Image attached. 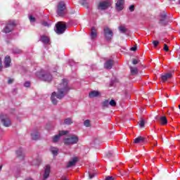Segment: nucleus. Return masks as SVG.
<instances>
[{"label": "nucleus", "instance_id": "nucleus-1", "mask_svg": "<svg viewBox=\"0 0 180 180\" xmlns=\"http://www.w3.org/2000/svg\"><path fill=\"white\" fill-rule=\"evenodd\" d=\"M56 86L58 91H53L51 96L53 105H57V103H58L57 99L61 101V99H63L65 95H68V93L71 91L67 79H63ZM56 98H57V99Z\"/></svg>", "mask_w": 180, "mask_h": 180}, {"label": "nucleus", "instance_id": "nucleus-2", "mask_svg": "<svg viewBox=\"0 0 180 180\" xmlns=\"http://www.w3.org/2000/svg\"><path fill=\"white\" fill-rule=\"evenodd\" d=\"M78 141H79V138L75 135H73L68 138H65L63 141V143L66 146H74V144H77Z\"/></svg>", "mask_w": 180, "mask_h": 180}, {"label": "nucleus", "instance_id": "nucleus-3", "mask_svg": "<svg viewBox=\"0 0 180 180\" xmlns=\"http://www.w3.org/2000/svg\"><path fill=\"white\" fill-rule=\"evenodd\" d=\"M103 34L107 41H110V40L113 39V31L108 27H105L103 28Z\"/></svg>", "mask_w": 180, "mask_h": 180}, {"label": "nucleus", "instance_id": "nucleus-4", "mask_svg": "<svg viewBox=\"0 0 180 180\" xmlns=\"http://www.w3.org/2000/svg\"><path fill=\"white\" fill-rule=\"evenodd\" d=\"M16 22L15 20L8 21L3 30L4 33H11L15 29Z\"/></svg>", "mask_w": 180, "mask_h": 180}, {"label": "nucleus", "instance_id": "nucleus-5", "mask_svg": "<svg viewBox=\"0 0 180 180\" xmlns=\"http://www.w3.org/2000/svg\"><path fill=\"white\" fill-rule=\"evenodd\" d=\"M168 13L165 11H163L162 14H160V19L159 20V23L162 26H167L168 22H169V18H168Z\"/></svg>", "mask_w": 180, "mask_h": 180}, {"label": "nucleus", "instance_id": "nucleus-6", "mask_svg": "<svg viewBox=\"0 0 180 180\" xmlns=\"http://www.w3.org/2000/svg\"><path fill=\"white\" fill-rule=\"evenodd\" d=\"M0 120L4 127H11L12 122H11V119H9V117H8V115H1Z\"/></svg>", "mask_w": 180, "mask_h": 180}, {"label": "nucleus", "instance_id": "nucleus-7", "mask_svg": "<svg viewBox=\"0 0 180 180\" xmlns=\"http://www.w3.org/2000/svg\"><path fill=\"white\" fill-rule=\"evenodd\" d=\"M67 7L65 6V3L64 1H60L57 6V13L58 16H64V11Z\"/></svg>", "mask_w": 180, "mask_h": 180}, {"label": "nucleus", "instance_id": "nucleus-8", "mask_svg": "<svg viewBox=\"0 0 180 180\" xmlns=\"http://www.w3.org/2000/svg\"><path fill=\"white\" fill-rule=\"evenodd\" d=\"M56 31L57 34H63L64 32H65V29H67V25L65 24H62L61 22H58L56 25Z\"/></svg>", "mask_w": 180, "mask_h": 180}, {"label": "nucleus", "instance_id": "nucleus-9", "mask_svg": "<svg viewBox=\"0 0 180 180\" xmlns=\"http://www.w3.org/2000/svg\"><path fill=\"white\" fill-rule=\"evenodd\" d=\"M39 77L41 78L43 81L46 82H50L53 80V75L51 74L46 72L44 74L39 73L37 75Z\"/></svg>", "mask_w": 180, "mask_h": 180}, {"label": "nucleus", "instance_id": "nucleus-10", "mask_svg": "<svg viewBox=\"0 0 180 180\" xmlns=\"http://www.w3.org/2000/svg\"><path fill=\"white\" fill-rule=\"evenodd\" d=\"M51 171V167L49 165L45 166L44 173L43 176V179L46 180L49 176H50V172Z\"/></svg>", "mask_w": 180, "mask_h": 180}, {"label": "nucleus", "instance_id": "nucleus-11", "mask_svg": "<svg viewBox=\"0 0 180 180\" xmlns=\"http://www.w3.org/2000/svg\"><path fill=\"white\" fill-rule=\"evenodd\" d=\"M109 7V2L108 1H101L98 5V9H100V11H105L108 9Z\"/></svg>", "mask_w": 180, "mask_h": 180}, {"label": "nucleus", "instance_id": "nucleus-12", "mask_svg": "<svg viewBox=\"0 0 180 180\" xmlns=\"http://www.w3.org/2000/svg\"><path fill=\"white\" fill-rule=\"evenodd\" d=\"M162 82H167L168 79L172 78V73L168 72L165 75H161L160 76Z\"/></svg>", "mask_w": 180, "mask_h": 180}, {"label": "nucleus", "instance_id": "nucleus-13", "mask_svg": "<svg viewBox=\"0 0 180 180\" xmlns=\"http://www.w3.org/2000/svg\"><path fill=\"white\" fill-rule=\"evenodd\" d=\"M77 162H78V158L75 157L70 161L68 162L66 167L71 168V167H75V165H77Z\"/></svg>", "mask_w": 180, "mask_h": 180}, {"label": "nucleus", "instance_id": "nucleus-14", "mask_svg": "<svg viewBox=\"0 0 180 180\" xmlns=\"http://www.w3.org/2000/svg\"><path fill=\"white\" fill-rule=\"evenodd\" d=\"M123 5H124V0H118L115 4L117 11H123Z\"/></svg>", "mask_w": 180, "mask_h": 180}, {"label": "nucleus", "instance_id": "nucleus-15", "mask_svg": "<svg viewBox=\"0 0 180 180\" xmlns=\"http://www.w3.org/2000/svg\"><path fill=\"white\" fill-rule=\"evenodd\" d=\"M98 36V30L95 27H91V31L90 33V37L91 40H94V39H96Z\"/></svg>", "mask_w": 180, "mask_h": 180}, {"label": "nucleus", "instance_id": "nucleus-16", "mask_svg": "<svg viewBox=\"0 0 180 180\" xmlns=\"http://www.w3.org/2000/svg\"><path fill=\"white\" fill-rule=\"evenodd\" d=\"M134 144H141L143 143H146V137L143 136H138L135 139H134Z\"/></svg>", "mask_w": 180, "mask_h": 180}, {"label": "nucleus", "instance_id": "nucleus-17", "mask_svg": "<svg viewBox=\"0 0 180 180\" xmlns=\"http://www.w3.org/2000/svg\"><path fill=\"white\" fill-rule=\"evenodd\" d=\"M11 61H12V59H11V56H6L4 59V67L6 68H9V67H11Z\"/></svg>", "mask_w": 180, "mask_h": 180}, {"label": "nucleus", "instance_id": "nucleus-18", "mask_svg": "<svg viewBox=\"0 0 180 180\" xmlns=\"http://www.w3.org/2000/svg\"><path fill=\"white\" fill-rule=\"evenodd\" d=\"M113 67V60H108L104 64V68L106 70H112Z\"/></svg>", "mask_w": 180, "mask_h": 180}, {"label": "nucleus", "instance_id": "nucleus-19", "mask_svg": "<svg viewBox=\"0 0 180 180\" xmlns=\"http://www.w3.org/2000/svg\"><path fill=\"white\" fill-rule=\"evenodd\" d=\"M158 122L162 126H167L168 124V120H167V117L165 116L160 117L158 119Z\"/></svg>", "mask_w": 180, "mask_h": 180}, {"label": "nucleus", "instance_id": "nucleus-20", "mask_svg": "<svg viewBox=\"0 0 180 180\" xmlns=\"http://www.w3.org/2000/svg\"><path fill=\"white\" fill-rule=\"evenodd\" d=\"M98 96H101V92L98 91H92L89 94V98L92 99V98H98Z\"/></svg>", "mask_w": 180, "mask_h": 180}, {"label": "nucleus", "instance_id": "nucleus-21", "mask_svg": "<svg viewBox=\"0 0 180 180\" xmlns=\"http://www.w3.org/2000/svg\"><path fill=\"white\" fill-rule=\"evenodd\" d=\"M41 41H42V43H44V44H49V43L50 42V38H49V37H46V35H42L41 37Z\"/></svg>", "mask_w": 180, "mask_h": 180}, {"label": "nucleus", "instance_id": "nucleus-22", "mask_svg": "<svg viewBox=\"0 0 180 180\" xmlns=\"http://www.w3.org/2000/svg\"><path fill=\"white\" fill-rule=\"evenodd\" d=\"M16 154H17L18 158H20V160H23V158H25V153H23V151L22 150V149L17 150Z\"/></svg>", "mask_w": 180, "mask_h": 180}, {"label": "nucleus", "instance_id": "nucleus-23", "mask_svg": "<svg viewBox=\"0 0 180 180\" xmlns=\"http://www.w3.org/2000/svg\"><path fill=\"white\" fill-rule=\"evenodd\" d=\"M131 75H137L139 70L137 68L130 66Z\"/></svg>", "mask_w": 180, "mask_h": 180}, {"label": "nucleus", "instance_id": "nucleus-24", "mask_svg": "<svg viewBox=\"0 0 180 180\" xmlns=\"http://www.w3.org/2000/svg\"><path fill=\"white\" fill-rule=\"evenodd\" d=\"M51 153H52V154L53 155H58V149L56 147H51Z\"/></svg>", "mask_w": 180, "mask_h": 180}, {"label": "nucleus", "instance_id": "nucleus-25", "mask_svg": "<svg viewBox=\"0 0 180 180\" xmlns=\"http://www.w3.org/2000/svg\"><path fill=\"white\" fill-rule=\"evenodd\" d=\"M72 119L71 118H66L64 121V124L70 126V124H72Z\"/></svg>", "mask_w": 180, "mask_h": 180}, {"label": "nucleus", "instance_id": "nucleus-26", "mask_svg": "<svg viewBox=\"0 0 180 180\" xmlns=\"http://www.w3.org/2000/svg\"><path fill=\"white\" fill-rule=\"evenodd\" d=\"M60 135L58 134V135H55L52 137V141L53 143H57L58 141V140H60Z\"/></svg>", "mask_w": 180, "mask_h": 180}, {"label": "nucleus", "instance_id": "nucleus-27", "mask_svg": "<svg viewBox=\"0 0 180 180\" xmlns=\"http://www.w3.org/2000/svg\"><path fill=\"white\" fill-rule=\"evenodd\" d=\"M32 140H39V132H35L34 134H31Z\"/></svg>", "mask_w": 180, "mask_h": 180}, {"label": "nucleus", "instance_id": "nucleus-28", "mask_svg": "<svg viewBox=\"0 0 180 180\" xmlns=\"http://www.w3.org/2000/svg\"><path fill=\"white\" fill-rule=\"evenodd\" d=\"M84 125L85 126V127H91V120H86L84 122Z\"/></svg>", "mask_w": 180, "mask_h": 180}, {"label": "nucleus", "instance_id": "nucleus-29", "mask_svg": "<svg viewBox=\"0 0 180 180\" xmlns=\"http://www.w3.org/2000/svg\"><path fill=\"white\" fill-rule=\"evenodd\" d=\"M80 4L82 5V6H84V8H88V3L86 0H81Z\"/></svg>", "mask_w": 180, "mask_h": 180}, {"label": "nucleus", "instance_id": "nucleus-30", "mask_svg": "<svg viewBox=\"0 0 180 180\" xmlns=\"http://www.w3.org/2000/svg\"><path fill=\"white\" fill-rule=\"evenodd\" d=\"M119 30L121 33H126V32H127V30L124 26H120Z\"/></svg>", "mask_w": 180, "mask_h": 180}, {"label": "nucleus", "instance_id": "nucleus-31", "mask_svg": "<svg viewBox=\"0 0 180 180\" xmlns=\"http://www.w3.org/2000/svg\"><path fill=\"white\" fill-rule=\"evenodd\" d=\"M102 105L103 108H108L109 106V100H105L103 102Z\"/></svg>", "mask_w": 180, "mask_h": 180}, {"label": "nucleus", "instance_id": "nucleus-32", "mask_svg": "<svg viewBox=\"0 0 180 180\" xmlns=\"http://www.w3.org/2000/svg\"><path fill=\"white\" fill-rule=\"evenodd\" d=\"M68 134V131H59L58 135L61 137V136H65Z\"/></svg>", "mask_w": 180, "mask_h": 180}, {"label": "nucleus", "instance_id": "nucleus-33", "mask_svg": "<svg viewBox=\"0 0 180 180\" xmlns=\"http://www.w3.org/2000/svg\"><path fill=\"white\" fill-rule=\"evenodd\" d=\"M89 179H92L93 178H95V176L96 174L95 173H91V172H88Z\"/></svg>", "mask_w": 180, "mask_h": 180}, {"label": "nucleus", "instance_id": "nucleus-34", "mask_svg": "<svg viewBox=\"0 0 180 180\" xmlns=\"http://www.w3.org/2000/svg\"><path fill=\"white\" fill-rule=\"evenodd\" d=\"M105 155H106V157H108V158H110L113 157V152L112 151H108V152H107Z\"/></svg>", "mask_w": 180, "mask_h": 180}, {"label": "nucleus", "instance_id": "nucleus-35", "mask_svg": "<svg viewBox=\"0 0 180 180\" xmlns=\"http://www.w3.org/2000/svg\"><path fill=\"white\" fill-rule=\"evenodd\" d=\"M109 105H110V106L115 107L116 106V101L115 100H111L109 102Z\"/></svg>", "mask_w": 180, "mask_h": 180}, {"label": "nucleus", "instance_id": "nucleus-36", "mask_svg": "<svg viewBox=\"0 0 180 180\" xmlns=\"http://www.w3.org/2000/svg\"><path fill=\"white\" fill-rule=\"evenodd\" d=\"M152 43L154 46V47H157V46H158V44H160V41H157V40H153L152 41Z\"/></svg>", "mask_w": 180, "mask_h": 180}, {"label": "nucleus", "instance_id": "nucleus-37", "mask_svg": "<svg viewBox=\"0 0 180 180\" xmlns=\"http://www.w3.org/2000/svg\"><path fill=\"white\" fill-rule=\"evenodd\" d=\"M41 25H42L43 26H45L46 27H50L49 23L47 22H46V21H43V22H41Z\"/></svg>", "mask_w": 180, "mask_h": 180}, {"label": "nucleus", "instance_id": "nucleus-38", "mask_svg": "<svg viewBox=\"0 0 180 180\" xmlns=\"http://www.w3.org/2000/svg\"><path fill=\"white\" fill-rule=\"evenodd\" d=\"M163 50L165 51H169V48L168 47V45H167V44H164Z\"/></svg>", "mask_w": 180, "mask_h": 180}, {"label": "nucleus", "instance_id": "nucleus-39", "mask_svg": "<svg viewBox=\"0 0 180 180\" xmlns=\"http://www.w3.org/2000/svg\"><path fill=\"white\" fill-rule=\"evenodd\" d=\"M139 63H140V60H139L138 59L132 60V64H134V65H136V64H139Z\"/></svg>", "mask_w": 180, "mask_h": 180}, {"label": "nucleus", "instance_id": "nucleus-40", "mask_svg": "<svg viewBox=\"0 0 180 180\" xmlns=\"http://www.w3.org/2000/svg\"><path fill=\"white\" fill-rule=\"evenodd\" d=\"M144 124H146V122H144V120H141L139 122V125L141 126V127H144Z\"/></svg>", "mask_w": 180, "mask_h": 180}, {"label": "nucleus", "instance_id": "nucleus-41", "mask_svg": "<svg viewBox=\"0 0 180 180\" xmlns=\"http://www.w3.org/2000/svg\"><path fill=\"white\" fill-rule=\"evenodd\" d=\"M24 86H25V88H29L30 86V82H25Z\"/></svg>", "mask_w": 180, "mask_h": 180}, {"label": "nucleus", "instance_id": "nucleus-42", "mask_svg": "<svg viewBox=\"0 0 180 180\" xmlns=\"http://www.w3.org/2000/svg\"><path fill=\"white\" fill-rule=\"evenodd\" d=\"M29 19H30V22H36V18L34 17H33L32 15H30Z\"/></svg>", "mask_w": 180, "mask_h": 180}, {"label": "nucleus", "instance_id": "nucleus-43", "mask_svg": "<svg viewBox=\"0 0 180 180\" xmlns=\"http://www.w3.org/2000/svg\"><path fill=\"white\" fill-rule=\"evenodd\" d=\"M129 9L130 12H134V5H131L129 7Z\"/></svg>", "mask_w": 180, "mask_h": 180}, {"label": "nucleus", "instance_id": "nucleus-44", "mask_svg": "<svg viewBox=\"0 0 180 180\" xmlns=\"http://www.w3.org/2000/svg\"><path fill=\"white\" fill-rule=\"evenodd\" d=\"M137 50V44H135L134 47L131 48V51H136Z\"/></svg>", "mask_w": 180, "mask_h": 180}, {"label": "nucleus", "instance_id": "nucleus-45", "mask_svg": "<svg viewBox=\"0 0 180 180\" xmlns=\"http://www.w3.org/2000/svg\"><path fill=\"white\" fill-rule=\"evenodd\" d=\"M105 180H115V177L114 176H107L105 178Z\"/></svg>", "mask_w": 180, "mask_h": 180}, {"label": "nucleus", "instance_id": "nucleus-46", "mask_svg": "<svg viewBox=\"0 0 180 180\" xmlns=\"http://www.w3.org/2000/svg\"><path fill=\"white\" fill-rule=\"evenodd\" d=\"M13 82V79H9L8 81V84H12Z\"/></svg>", "mask_w": 180, "mask_h": 180}, {"label": "nucleus", "instance_id": "nucleus-47", "mask_svg": "<svg viewBox=\"0 0 180 180\" xmlns=\"http://www.w3.org/2000/svg\"><path fill=\"white\" fill-rule=\"evenodd\" d=\"M15 53H16V54H19V53H22V51H20V50H18L17 51H15Z\"/></svg>", "mask_w": 180, "mask_h": 180}, {"label": "nucleus", "instance_id": "nucleus-48", "mask_svg": "<svg viewBox=\"0 0 180 180\" xmlns=\"http://www.w3.org/2000/svg\"><path fill=\"white\" fill-rule=\"evenodd\" d=\"M179 49H180L179 46L177 45L176 47V50H179Z\"/></svg>", "mask_w": 180, "mask_h": 180}, {"label": "nucleus", "instance_id": "nucleus-49", "mask_svg": "<svg viewBox=\"0 0 180 180\" xmlns=\"http://www.w3.org/2000/svg\"><path fill=\"white\" fill-rule=\"evenodd\" d=\"M61 180H68L66 177H63Z\"/></svg>", "mask_w": 180, "mask_h": 180}, {"label": "nucleus", "instance_id": "nucleus-50", "mask_svg": "<svg viewBox=\"0 0 180 180\" xmlns=\"http://www.w3.org/2000/svg\"><path fill=\"white\" fill-rule=\"evenodd\" d=\"M2 165H0V172H1V171H2Z\"/></svg>", "mask_w": 180, "mask_h": 180}, {"label": "nucleus", "instance_id": "nucleus-51", "mask_svg": "<svg viewBox=\"0 0 180 180\" xmlns=\"http://www.w3.org/2000/svg\"><path fill=\"white\" fill-rule=\"evenodd\" d=\"M114 152L115 153V154H117V150L115 149Z\"/></svg>", "mask_w": 180, "mask_h": 180}, {"label": "nucleus", "instance_id": "nucleus-52", "mask_svg": "<svg viewBox=\"0 0 180 180\" xmlns=\"http://www.w3.org/2000/svg\"><path fill=\"white\" fill-rule=\"evenodd\" d=\"M179 5H180V0L179 1Z\"/></svg>", "mask_w": 180, "mask_h": 180}, {"label": "nucleus", "instance_id": "nucleus-53", "mask_svg": "<svg viewBox=\"0 0 180 180\" xmlns=\"http://www.w3.org/2000/svg\"><path fill=\"white\" fill-rule=\"evenodd\" d=\"M155 146H157V143H155Z\"/></svg>", "mask_w": 180, "mask_h": 180}, {"label": "nucleus", "instance_id": "nucleus-54", "mask_svg": "<svg viewBox=\"0 0 180 180\" xmlns=\"http://www.w3.org/2000/svg\"><path fill=\"white\" fill-rule=\"evenodd\" d=\"M155 146H157V143H155Z\"/></svg>", "mask_w": 180, "mask_h": 180}, {"label": "nucleus", "instance_id": "nucleus-55", "mask_svg": "<svg viewBox=\"0 0 180 180\" xmlns=\"http://www.w3.org/2000/svg\"><path fill=\"white\" fill-rule=\"evenodd\" d=\"M155 146H157V143H155Z\"/></svg>", "mask_w": 180, "mask_h": 180}]
</instances>
